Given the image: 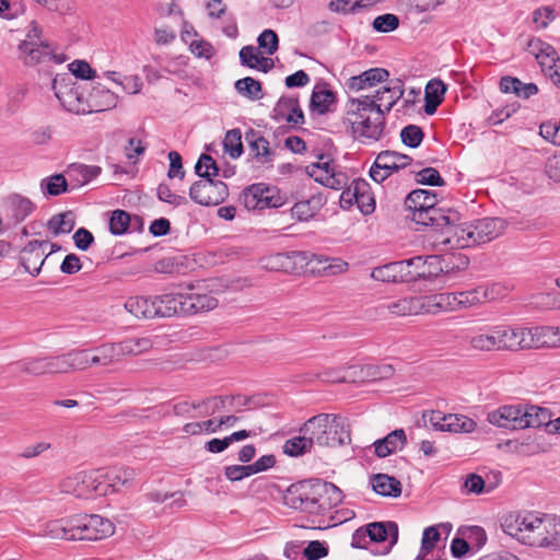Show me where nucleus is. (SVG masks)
<instances>
[{
	"label": "nucleus",
	"mask_w": 560,
	"mask_h": 560,
	"mask_svg": "<svg viewBox=\"0 0 560 560\" xmlns=\"http://www.w3.org/2000/svg\"><path fill=\"white\" fill-rule=\"evenodd\" d=\"M553 517L534 512L510 513L502 520L503 532L517 541L534 546L549 547Z\"/></svg>",
	"instance_id": "f257e3e1"
},
{
	"label": "nucleus",
	"mask_w": 560,
	"mask_h": 560,
	"mask_svg": "<svg viewBox=\"0 0 560 560\" xmlns=\"http://www.w3.org/2000/svg\"><path fill=\"white\" fill-rule=\"evenodd\" d=\"M347 116L352 132L361 142H375L381 139L385 128L384 110L369 95L350 98L347 103Z\"/></svg>",
	"instance_id": "f03ea898"
},
{
	"label": "nucleus",
	"mask_w": 560,
	"mask_h": 560,
	"mask_svg": "<svg viewBox=\"0 0 560 560\" xmlns=\"http://www.w3.org/2000/svg\"><path fill=\"white\" fill-rule=\"evenodd\" d=\"M283 500L292 509L323 513L341 503L342 492L331 482L318 483L310 491L304 486H291Z\"/></svg>",
	"instance_id": "7ed1b4c3"
},
{
	"label": "nucleus",
	"mask_w": 560,
	"mask_h": 560,
	"mask_svg": "<svg viewBox=\"0 0 560 560\" xmlns=\"http://www.w3.org/2000/svg\"><path fill=\"white\" fill-rule=\"evenodd\" d=\"M304 430L311 435L314 444L336 447L351 441L347 420L331 413H319L304 423Z\"/></svg>",
	"instance_id": "20e7f679"
},
{
	"label": "nucleus",
	"mask_w": 560,
	"mask_h": 560,
	"mask_svg": "<svg viewBox=\"0 0 560 560\" xmlns=\"http://www.w3.org/2000/svg\"><path fill=\"white\" fill-rule=\"evenodd\" d=\"M500 284L480 285L471 290L434 294L435 313L469 308L498 296Z\"/></svg>",
	"instance_id": "39448f33"
},
{
	"label": "nucleus",
	"mask_w": 560,
	"mask_h": 560,
	"mask_svg": "<svg viewBox=\"0 0 560 560\" xmlns=\"http://www.w3.org/2000/svg\"><path fill=\"white\" fill-rule=\"evenodd\" d=\"M296 259L301 261L313 262L317 261L318 264H326L323 267V270L328 275H338L348 270V262L343 261L340 258H328L324 256H315L312 255V258L308 259V255L305 252H292V253H276L268 255L261 259V266L265 269L271 271H290L293 269V264Z\"/></svg>",
	"instance_id": "423d86ee"
},
{
	"label": "nucleus",
	"mask_w": 560,
	"mask_h": 560,
	"mask_svg": "<svg viewBox=\"0 0 560 560\" xmlns=\"http://www.w3.org/2000/svg\"><path fill=\"white\" fill-rule=\"evenodd\" d=\"M98 470L78 471L65 477L59 483L61 493L71 494L78 499L102 497Z\"/></svg>",
	"instance_id": "0eeeda50"
},
{
	"label": "nucleus",
	"mask_w": 560,
	"mask_h": 560,
	"mask_svg": "<svg viewBox=\"0 0 560 560\" xmlns=\"http://www.w3.org/2000/svg\"><path fill=\"white\" fill-rule=\"evenodd\" d=\"M525 50L535 57L542 72L560 88V57L555 47L538 37H530Z\"/></svg>",
	"instance_id": "6e6552de"
},
{
	"label": "nucleus",
	"mask_w": 560,
	"mask_h": 560,
	"mask_svg": "<svg viewBox=\"0 0 560 560\" xmlns=\"http://www.w3.org/2000/svg\"><path fill=\"white\" fill-rule=\"evenodd\" d=\"M307 174L328 188L340 190L348 185V176L329 156L320 155L316 163L306 166Z\"/></svg>",
	"instance_id": "1a4fd4ad"
},
{
	"label": "nucleus",
	"mask_w": 560,
	"mask_h": 560,
	"mask_svg": "<svg viewBox=\"0 0 560 560\" xmlns=\"http://www.w3.org/2000/svg\"><path fill=\"white\" fill-rule=\"evenodd\" d=\"M77 540H101L115 532L113 522L98 514L73 516Z\"/></svg>",
	"instance_id": "9d476101"
},
{
	"label": "nucleus",
	"mask_w": 560,
	"mask_h": 560,
	"mask_svg": "<svg viewBox=\"0 0 560 560\" xmlns=\"http://www.w3.org/2000/svg\"><path fill=\"white\" fill-rule=\"evenodd\" d=\"M52 90L56 97L68 112L74 114L90 113L88 98H84L79 86L71 82L69 75H57L52 81Z\"/></svg>",
	"instance_id": "9b49d317"
},
{
	"label": "nucleus",
	"mask_w": 560,
	"mask_h": 560,
	"mask_svg": "<svg viewBox=\"0 0 560 560\" xmlns=\"http://www.w3.org/2000/svg\"><path fill=\"white\" fill-rule=\"evenodd\" d=\"M383 314L387 312L395 316H413L418 314H436L433 295L406 296L382 304L378 307Z\"/></svg>",
	"instance_id": "f8f14e48"
},
{
	"label": "nucleus",
	"mask_w": 560,
	"mask_h": 560,
	"mask_svg": "<svg viewBox=\"0 0 560 560\" xmlns=\"http://www.w3.org/2000/svg\"><path fill=\"white\" fill-rule=\"evenodd\" d=\"M229 196L225 183L215 179H199L189 189V197L196 203L210 207L222 203Z\"/></svg>",
	"instance_id": "ddd939ff"
},
{
	"label": "nucleus",
	"mask_w": 560,
	"mask_h": 560,
	"mask_svg": "<svg viewBox=\"0 0 560 560\" xmlns=\"http://www.w3.org/2000/svg\"><path fill=\"white\" fill-rule=\"evenodd\" d=\"M411 161L409 155L389 150L382 151L377 154L370 170V176L376 183H382L393 173L408 166Z\"/></svg>",
	"instance_id": "4468645a"
},
{
	"label": "nucleus",
	"mask_w": 560,
	"mask_h": 560,
	"mask_svg": "<svg viewBox=\"0 0 560 560\" xmlns=\"http://www.w3.org/2000/svg\"><path fill=\"white\" fill-rule=\"evenodd\" d=\"M100 483L102 487V497L115 493L125 487H130L136 478V470L130 467H113L108 469H97Z\"/></svg>",
	"instance_id": "2eb2a0df"
},
{
	"label": "nucleus",
	"mask_w": 560,
	"mask_h": 560,
	"mask_svg": "<svg viewBox=\"0 0 560 560\" xmlns=\"http://www.w3.org/2000/svg\"><path fill=\"white\" fill-rule=\"evenodd\" d=\"M406 262L408 264L411 281L433 279L442 272L447 271V266L443 264V259L438 255L427 257L416 256L406 260Z\"/></svg>",
	"instance_id": "dca6fc26"
},
{
	"label": "nucleus",
	"mask_w": 560,
	"mask_h": 560,
	"mask_svg": "<svg viewBox=\"0 0 560 560\" xmlns=\"http://www.w3.org/2000/svg\"><path fill=\"white\" fill-rule=\"evenodd\" d=\"M243 203L248 210L276 208L281 205L280 197L273 188L264 184H255L243 192Z\"/></svg>",
	"instance_id": "f3484780"
},
{
	"label": "nucleus",
	"mask_w": 560,
	"mask_h": 560,
	"mask_svg": "<svg viewBox=\"0 0 560 560\" xmlns=\"http://www.w3.org/2000/svg\"><path fill=\"white\" fill-rule=\"evenodd\" d=\"M49 242L47 241H31L21 252L20 264L33 277L39 275L42 267L48 257L46 250Z\"/></svg>",
	"instance_id": "a211bd4d"
},
{
	"label": "nucleus",
	"mask_w": 560,
	"mask_h": 560,
	"mask_svg": "<svg viewBox=\"0 0 560 560\" xmlns=\"http://www.w3.org/2000/svg\"><path fill=\"white\" fill-rule=\"evenodd\" d=\"M430 421L434 428L454 433H470L477 427L476 422L467 416L457 413L443 415L441 411H433Z\"/></svg>",
	"instance_id": "6ab92c4d"
},
{
	"label": "nucleus",
	"mask_w": 560,
	"mask_h": 560,
	"mask_svg": "<svg viewBox=\"0 0 560 560\" xmlns=\"http://www.w3.org/2000/svg\"><path fill=\"white\" fill-rule=\"evenodd\" d=\"M524 405H505L488 413V421L499 428L524 429Z\"/></svg>",
	"instance_id": "aec40b11"
},
{
	"label": "nucleus",
	"mask_w": 560,
	"mask_h": 560,
	"mask_svg": "<svg viewBox=\"0 0 560 560\" xmlns=\"http://www.w3.org/2000/svg\"><path fill=\"white\" fill-rule=\"evenodd\" d=\"M505 221L501 218H483L471 223L475 245L490 242L499 237L505 230Z\"/></svg>",
	"instance_id": "412c9836"
},
{
	"label": "nucleus",
	"mask_w": 560,
	"mask_h": 560,
	"mask_svg": "<svg viewBox=\"0 0 560 560\" xmlns=\"http://www.w3.org/2000/svg\"><path fill=\"white\" fill-rule=\"evenodd\" d=\"M19 51L24 59V62L30 66H35L40 62L54 60L57 63L65 61L63 58L55 54V47L50 43L42 45L30 46L28 44H19Z\"/></svg>",
	"instance_id": "4be33fe9"
},
{
	"label": "nucleus",
	"mask_w": 560,
	"mask_h": 560,
	"mask_svg": "<svg viewBox=\"0 0 560 560\" xmlns=\"http://www.w3.org/2000/svg\"><path fill=\"white\" fill-rule=\"evenodd\" d=\"M371 278L387 283L411 282V276L408 271L406 260L389 262L375 267L371 272Z\"/></svg>",
	"instance_id": "5701e85b"
},
{
	"label": "nucleus",
	"mask_w": 560,
	"mask_h": 560,
	"mask_svg": "<svg viewBox=\"0 0 560 560\" xmlns=\"http://www.w3.org/2000/svg\"><path fill=\"white\" fill-rule=\"evenodd\" d=\"M365 533L369 536V541L372 542H385L388 540V545L384 547L382 553H387L392 547L398 540V526L394 522H375L370 523L365 526Z\"/></svg>",
	"instance_id": "b1692460"
},
{
	"label": "nucleus",
	"mask_w": 560,
	"mask_h": 560,
	"mask_svg": "<svg viewBox=\"0 0 560 560\" xmlns=\"http://www.w3.org/2000/svg\"><path fill=\"white\" fill-rule=\"evenodd\" d=\"M404 95V83L399 79L390 80L387 85L375 91L373 95H370L375 100V104L380 106V109L384 110V116L390 112L393 106Z\"/></svg>",
	"instance_id": "393cba45"
},
{
	"label": "nucleus",
	"mask_w": 560,
	"mask_h": 560,
	"mask_svg": "<svg viewBox=\"0 0 560 560\" xmlns=\"http://www.w3.org/2000/svg\"><path fill=\"white\" fill-rule=\"evenodd\" d=\"M389 72L384 68H372L363 71L359 75L351 77L347 86L351 92H359L361 90L370 89L377 83H383L388 80Z\"/></svg>",
	"instance_id": "a878e982"
},
{
	"label": "nucleus",
	"mask_w": 560,
	"mask_h": 560,
	"mask_svg": "<svg viewBox=\"0 0 560 560\" xmlns=\"http://www.w3.org/2000/svg\"><path fill=\"white\" fill-rule=\"evenodd\" d=\"M457 220V212L448 211L446 214L444 210L435 206H431L425 212L416 214V223L423 226H433L443 229L450 225L451 222Z\"/></svg>",
	"instance_id": "bb28decb"
},
{
	"label": "nucleus",
	"mask_w": 560,
	"mask_h": 560,
	"mask_svg": "<svg viewBox=\"0 0 560 560\" xmlns=\"http://www.w3.org/2000/svg\"><path fill=\"white\" fill-rule=\"evenodd\" d=\"M454 222H451L450 225L444 228L445 238L443 240V244H448L452 248H466L470 246H475V241L472 238L471 232V223L465 225H454Z\"/></svg>",
	"instance_id": "cd10ccee"
},
{
	"label": "nucleus",
	"mask_w": 560,
	"mask_h": 560,
	"mask_svg": "<svg viewBox=\"0 0 560 560\" xmlns=\"http://www.w3.org/2000/svg\"><path fill=\"white\" fill-rule=\"evenodd\" d=\"M407 443V436L402 429H396L385 438L378 439L373 443L374 453L377 457H386L404 448Z\"/></svg>",
	"instance_id": "c85d7f7f"
},
{
	"label": "nucleus",
	"mask_w": 560,
	"mask_h": 560,
	"mask_svg": "<svg viewBox=\"0 0 560 560\" xmlns=\"http://www.w3.org/2000/svg\"><path fill=\"white\" fill-rule=\"evenodd\" d=\"M183 293H170L154 296V308L156 317H172L175 315H184Z\"/></svg>",
	"instance_id": "c756f323"
},
{
	"label": "nucleus",
	"mask_w": 560,
	"mask_h": 560,
	"mask_svg": "<svg viewBox=\"0 0 560 560\" xmlns=\"http://www.w3.org/2000/svg\"><path fill=\"white\" fill-rule=\"evenodd\" d=\"M438 202L436 195L427 189H416L405 199L406 208L411 212V220L416 222V214L425 212Z\"/></svg>",
	"instance_id": "7c9ffc66"
},
{
	"label": "nucleus",
	"mask_w": 560,
	"mask_h": 560,
	"mask_svg": "<svg viewBox=\"0 0 560 560\" xmlns=\"http://www.w3.org/2000/svg\"><path fill=\"white\" fill-rule=\"evenodd\" d=\"M117 101L118 97L114 92L101 84H97L92 88L88 97L90 113L114 108L117 105Z\"/></svg>",
	"instance_id": "2f4dec72"
},
{
	"label": "nucleus",
	"mask_w": 560,
	"mask_h": 560,
	"mask_svg": "<svg viewBox=\"0 0 560 560\" xmlns=\"http://www.w3.org/2000/svg\"><path fill=\"white\" fill-rule=\"evenodd\" d=\"M184 315L208 312L218 306V300L208 293H183Z\"/></svg>",
	"instance_id": "473e14b6"
},
{
	"label": "nucleus",
	"mask_w": 560,
	"mask_h": 560,
	"mask_svg": "<svg viewBox=\"0 0 560 560\" xmlns=\"http://www.w3.org/2000/svg\"><path fill=\"white\" fill-rule=\"evenodd\" d=\"M530 336H533L532 349L560 347V327L536 326L530 327Z\"/></svg>",
	"instance_id": "72a5a7b5"
},
{
	"label": "nucleus",
	"mask_w": 560,
	"mask_h": 560,
	"mask_svg": "<svg viewBox=\"0 0 560 560\" xmlns=\"http://www.w3.org/2000/svg\"><path fill=\"white\" fill-rule=\"evenodd\" d=\"M348 194L354 198V202L363 214H370L375 209V200L370 192L369 184L363 180H353L348 187Z\"/></svg>",
	"instance_id": "f704fd0d"
},
{
	"label": "nucleus",
	"mask_w": 560,
	"mask_h": 560,
	"mask_svg": "<svg viewBox=\"0 0 560 560\" xmlns=\"http://www.w3.org/2000/svg\"><path fill=\"white\" fill-rule=\"evenodd\" d=\"M245 139L254 159L258 163L267 164L272 162L275 152L270 149L268 140L254 130L246 132Z\"/></svg>",
	"instance_id": "c9c22d12"
},
{
	"label": "nucleus",
	"mask_w": 560,
	"mask_h": 560,
	"mask_svg": "<svg viewBox=\"0 0 560 560\" xmlns=\"http://www.w3.org/2000/svg\"><path fill=\"white\" fill-rule=\"evenodd\" d=\"M154 305L153 298L130 296L125 303V308L137 318L150 319L156 317Z\"/></svg>",
	"instance_id": "e433bc0d"
},
{
	"label": "nucleus",
	"mask_w": 560,
	"mask_h": 560,
	"mask_svg": "<svg viewBox=\"0 0 560 560\" xmlns=\"http://www.w3.org/2000/svg\"><path fill=\"white\" fill-rule=\"evenodd\" d=\"M34 209V203L20 195H13L7 201V211L14 223L24 221Z\"/></svg>",
	"instance_id": "4c0bfd02"
},
{
	"label": "nucleus",
	"mask_w": 560,
	"mask_h": 560,
	"mask_svg": "<svg viewBox=\"0 0 560 560\" xmlns=\"http://www.w3.org/2000/svg\"><path fill=\"white\" fill-rule=\"evenodd\" d=\"M44 535L52 539L77 540L73 517L55 520L46 524Z\"/></svg>",
	"instance_id": "58836bf2"
},
{
	"label": "nucleus",
	"mask_w": 560,
	"mask_h": 560,
	"mask_svg": "<svg viewBox=\"0 0 560 560\" xmlns=\"http://www.w3.org/2000/svg\"><path fill=\"white\" fill-rule=\"evenodd\" d=\"M275 110L290 124L300 125L304 122L303 112L295 97H281Z\"/></svg>",
	"instance_id": "ea45409f"
},
{
	"label": "nucleus",
	"mask_w": 560,
	"mask_h": 560,
	"mask_svg": "<svg viewBox=\"0 0 560 560\" xmlns=\"http://www.w3.org/2000/svg\"><path fill=\"white\" fill-rule=\"evenodd\" d=\"M373 490L383 497L397 498L401 494V483L395 477L377 474L371 479Z\"/></svg>",
	"instance_id": "a19ab883"
},
{
	"label": "nucleus",
	"mask_w": 560,
	"mask_h": 560,
	"mask_svg": "<svg viewBox=\"0 0 560 560\" xmlns=\"http://www.w3.org/2000/svg\"><path fill=\"white\" fill-rule=\"evenodd\" d=\"M324 205L325 201L322 196H312L307 200L294 203L291 209V213L293 218H296L300 221H307L314 218Z\"/></svg>",
	"instance_id": "79ce46f5"
},
{
	"label": "nucleus",
	"mask_w": 560,
	"mask_h": 560,
	"mask_svg": "<svg viewBox=\"0 0 560 560\" xmlns=\"http://www.w3.org/2000/svg\"><path fill=\"white\" fill-rule=\"evenodd\" d=\"M120 359L124 357H136L152 349L153 341L148 337L129 338L117 342Z\"/></svg>",
	"instance_id": "37998d69"
},
{
	"label": "nucleus",
	"mask_w": 560,
	"mask_h": 560,
	"mask_svg": "<svg viewBox=\"0 0 560 560\" xmlns=\"http://www.w3.org/2000/svg\"><path fill=\"white\" fill-rule=\"evenodd\" d=\"M551 415L548 409L534 405H524L523 424L526 428H540L545 425L548 429Z\"/></svg>",
	"instance_id": "c03bdc74"
},
{
	"label": "nucleus",
	"mask_w": 560,
	"mask_h": 560,
	"mask_svg": "<svg viewBox=\"0 0 560 560\" xmlns=\"http://www.w3.org/2000/svg\"><path fill=\"white\" fill-rule=\"evenodd\" d=\"M335 102L336 95L332 91L325 88H315L311 96L310 107L313 112L324 115L330 110Z\"/></svg>",
	"instance_id": "a18cd8bd"
},
{
	"label": "nucleus",
	"mask_w": 560,
	"mask_h": 560,
	"mask_svg": "<svg viewBox=\"0 0 560 560\" xmlns=\"http://www.w3.org/2000/svg\"><path fill=\"white\" fill-rule=\"evenodd\" d=\"M302 435L292 438L285 441L283 445V452L290 456H300L307 452H311L314 441L310 439L311 435L304 430V425L301 428Z\"/></svg>",
	"instance_id": "49530a36"
},
{
	"label": "nucleus",
	"mask_w": 560,
	"mask_h": 560,
	"mask_svg": "<svg viewBox=\"0 0 560 560\" xmlns=\"http://www.w3.org/2000/svg\"><path fill=\"white\" fill-rule=\"evenodd\" d=\"M102 172L97 165L85 164H71L68 170V175L78 186H83L96 178Z\"/></svg>",
	"instance_id": "de8ad7c7"
},
{
	"label": "nucleus",
	"mask_w": 560,
	"mask_h": 560,
	"mask_svg": "<svg viewBox=\"0 0 560 560\" xmlns=\"http://www.w3.org/2000/svg\"><path fill=\"white\" fill-rule=\"evenodd\" d=\"M469 346L471 349L481 352L498 351L497 342L492 327L487 330L478 331L469 337Z\"/></svg>",
	"instance_id": "09e8293b"
},
{
	"label": "nucleus",
	"mask_w": 560,
	"mask_h": 560,
	"mask_svg": "<svg viewBox=\"0 0 560 560\" xmlns=\"http://www.w3.org/2000/svg\"><path fill=\"white\" fill-rule=\"evenodd\" d=\"M74 215L71 211H67L63 213H59L52 215L48 223V230L51 232L54 236H58L60 234H68L74 228Z\"/></svg>",
	"instance_id": "8fccbe9b"
},
{
	"label": "nucleus",
	"mask_w": 560,
	"mask_h": 560,
	"mask_svg": "<svg viewBox=\"0 0 560 560\" xmlns=\"http://www.w3.org/2000/svg\"><path fill=\"white\" fill-rule=\"evenodd\" d=\"M250 436V432L246 430H240L236 432H233L229 436H225L223 439H212L208 441L205 445V448L213 454L221 453L225 451L232 443L243 441Z\"/></svg>",
	"instance_id": "3c124183"
},
{
	"label": "nucleus",
	"mask_w": 560,
	"mask_h": 560,
	"mask_svg": "<svg viewBox=\"0 0 560 560\" xmlns=\"http://www.w3.org/2000/svg\"><path fill=\"white\" fill-rule=\"evenodd\" d=\"M94 352L97 354V361L101 362L102 368L112 366L121 361L117 342L98 345L94 347Z\"/></svg>",
	"instance_id": "603ef678"
},
{
	"label": "nucleus",
	"mask_w": 560,
	"mask_h": 560,
	"mask_svg": "<svg viewBox=\"0 0 560 560\" xmlns=\"http://www.w3.org/2000/svg\"><path fill=\"white\" fill-rule=\"evenodd\" d=\"M529 327H512L509 351L532 349L533 336Z\"/></svg>",
	"instance_id": "864d4df0"
},
{
	"label": "nucleus",
	"mask_w": 560,
	"mask_h": 560,
	"mask_svg": "<svg viewBox=\"0 0 560 560\" xmlns=\"http://www.w3.org/2000/svg\"><path fill=\"white\" fill-rule=\"evenodd\" d=\"M440 539L441 535L435 526L427 527L422 534L421 548L419 555L415 560H431L429 558V555L435 548Z\"/></svg>",
	"instance_id": "5fc2aeb1"
},
{
	"label": "nucleus",
	"mask_w": 560,
	"mask_h": 560,
	"mask_svg": "<svg viewBox=\"0 0 560 560\" xmlns=\"http://www.w3.org/2000/svg\"><path fill=\"white\" fill-rule=\"evenodd\" d=\"M40 189L45 196H59L67 191L68 183L62 174H55L40 180Z\"/></svg>",
	"instance_id": "6e6d98bb"
},
{
	"label": "nucleus",
	"mask_w": 560,
	"mask_h": 560,
	"mask_svg": "<svg viewBox=\"0 0 560 560\" xmlns=\"http://www.w3.org/2000/svg\"><path fill=\"white\" fill-rule=\"evenodd\" d=\"M235 90L240 95L247 97L252 101H257L261 98V84L259 81L250 77L237 80L235 82Z\"/></svg>",
	"instance_id": "4d7b16f0"
},
{
	"label": "nucleus",
	"mask_w": 560,
	"mask_h": 560,
	"mask_svg": "<svg viewBox=\"0 0 560 560\" xmlns=\"http://www.w3.org/2000/svg\"><path fill=\"white\" fill-rule=\"evenodd\" d=\"M195 172L201 179H213V177L220 176V168L209 154L200 155L195 165Z\"/></svg>",
	"instance_id": "13d9d810"
},
{
	"label": "nucleus",
	"mask_w": 560,
	"mask_h": 560,
	"mask_svg": "<svg viewBox=\"0 0 560 560\" xmlns=\"http://www.w3.org/2000/svg\"><path fill=\"white\" fill-rule=\"evenodd\" d=\"M224 151L230 154L231 158L236 159L241 156L243 152L242 135L238 129L229 130L223 141Z\"/></svg>",
	"instance_id": "bf43d9fd"
},
{
	"label": "nucleus",
	"mask_w": 560,
	"mask_h": 560,
	"mask_svg": "<svg viewBox=\"0 0 560 560\" xmlns=\"http://www.w3.org/2000/svg\"><path fill=\"white\" fill-rule=\"evenodd\" d=\"M423 131L419 126L408 125L400 131L401 142L410 148H417L423 140Z\"/></svg>",
	"instance_id": "052dcab7"
},
{
	"label": "nucleus",
	"mask_w": 560,
	"mask_h": 560,
	"mask_svg": "<svg viewBox=\"0 0 560 560\" xmlns=\"http://www.w3.org/2000/svg\"><path fill=\"white\" fill-rule=\"evenodd\" d=\"M21 369L23 372L35 376L49 374L47 357L24 360L21 362Z\"/></svg>",
	"instance_id": "680f3d73"
},
{
	"label": "nucleus",
	"mask_w": 560,
	"mask_h": 560,
	"mask_svg": "<svg viewBox=\"0 0 560 560\" xmlns=\"http://www.w3.org/2000/svg\"><path fill=\"white\" fill-rule=\"evenodd\" d=\"M130 215L124 210H115L109 219V231L114 235H121L127 232Z\"/></svg>",
	"instance_id": "e2e57ef3"
},
{
	"label": "nucleus",
	"mask_w": 560,
	"mask_h": 560,
	"mask_svg": "<svg viewBox=\"0 0 560 560\" xmlns=\"http://www.w3.org/2000/svg\"><path fill=\"white\" fill-rule=\"evenodd\" d=\"M372 25L376 32L389 33V32L395 31L398 27L399 19L395 14L386 13V14L376 16L374 19Z\"/></svg>",
	"instance_id": "0e129e2a"
},
{
	"label": "nucleus",
	"mask_w": 560,
	"mask_h": 560,
	"mask_svg": "<svg viewBox=\"0 0 560 560\" xmlns=\"http://www.w3.org/2000/svg\"><path fill=\"white\" fill-rule=\"evenodd\" d=\"M368 3H364L363 0H331L328 4V8L332 12L348 14L355 12L359 8L366 7Z\"/></svg>",
	"instance_id": "69168bd1"
},
{
	"label": "nucleus",
	"mask_w": 560,
	"mask_h": 560,
	"mask_svg": "<svg viewBox=\"0 0 560 560\" xmlns=\"http://www.w3.org/2000/svg\"><path fill=\"white\" fill-rule=\"evenodd\" d=\"M68 369L71 371H83L88 369L85 349H73L66 353Z\"/></svg>",
	"instance_id": "338daca9"
},
{
	"label": "nucleus",
	"mask_w": 560,
	"mask_h": 560,
	"mask_svg": "<svg viewBox=\"0 0 560 560\" xmlns=\"http://www.w3.org/2000/svg\"><path fill=\"white\" fill-rule=\"evenodd\" d=\"M258 47L265 49L266 54L272 55L278 49V35L272 30H265L257 38Z\"/></svg>",
	"instance_id": "774afa93"
}]
</instances>
